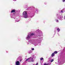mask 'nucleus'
Instances as JSON below:
<instances>
[{"instance_id":"17","label":"nucleus","mask_w":65,"mask_h":65,"mask_svg":"<svg viewBox=\"0 0 65 65\" xmlns=\"http://www.w3.org/2000/svg\"><path fill=\"white\" fill-rule=\"evenodd\" d=\"M47 65V64H46V63H44V65Z\"/></svg>"},{"instance_id":"25","label":"nucleus","mask_w":65,"mask_h":65,"mask_svg":"<svg viewBox=\"0 0 65 65\" xmlns=\"http://www.w3.org/2000/svg\"><path fill=\"white\" fill-rule=\"evenodd\" d=\"M11 17V18H13V17Z\"/></svg>"},{"instance_id":"3","label":"nucleus","mask_w":65,"mask_h":65,"mask_svg":"<svg viewBox=\"0 0 65 65\" xmlns=\"http://www.w3.org/2000/svg\"><path fill=\"white\" fill-rule=\"evenodd\" d=\"M16 65H20V62L19 61H17L16 62Z\"/></svg>"},{"instance_id":"9","label":"nucleus","mask_w":65,"mask_h":65,"mask_svg":"<svg viewBox=\"0 0 65 65\" xmlns=\"http://www.w3.org/2000/svg\"><path fill=\"white\" fill-rule=\"evenodd\" d=\"M32 53V51H30L29 52V54H31Z\"/></svg>"},{"instance_id":"4","label":"nucleus","mask_w":65,"mask_h":65,"mask_svg":"<svg viewBox=\"0 0 65 65\" xmlns=\"http://www.w3.org/2000/svg\"><path fill=\"white\" fill-rule=\"evenodd\" d=\"M15 11V10L13 9L11 11V13H13V12H14Z\"/></svg>"},{"instance_id":"21","label":"nucleus","mask_w":65,"mask_h":65,"mask_svg":"<svg viewBox=\"0 0 65 65\" xmlns=\"http://www.w3.org/2000/svg\"><path fill=\"white\" fill-rule=\"evenodd\" d=\"M36 65H38V63H37Z\"/></svg>"},{"instance_id":"19","label":"nucleus","mask_w":65,"mask_h":65,"mask_svg":"<svg viewBox=\"0 0 65 65\" xmlns=\"http://www.w3.org/2000/svg\"><path fill=\"white\" fill-rule=\"evenodd\" d=\"M63 2H65V0H63L62 1Z\"/></svg>"},{"instance_id":"22","label":"nucleus","mask_w":65,"mask_h":65,"mask_svg":"<svg viewBox=\"0 0 65 65\" xmlns=\"http://www.w3.org/2000/svg\"><path fill=\"white\" fill-rule=\"evenodd\" d=\"M56 22H58V20H57L56 21Z\"/></svg>"},{"instance_id":"23","label":"nucleus","mask_w":65,"mask_h":65,"mask_svg":"<svg viewBox=\"0 0 65 65\" xmlns=\"http://www.w3.org/2000/svg\"><path fill=\"white\" fill-rule=\"evenodd\" d=\"M13 1H15L17 0H13Z\"/></svg>"},{"instance_id":"10","label":"nucleus","mask_w":65,"mask_h":65,"mask_svg":"<svg viewBox=\"0 0 65 65\" xmlns=\"http://www.w3.org/2000/svg\"><path fill=\"white\" fill-rule=\"evenodd\" d=\"M54 54H57L58 53V52L57 51H55L54 52Z\"/></svg>"},{"instance_id":"12","label":"nucleus","mask_w":65,"mask_h":65,"mask_svg":"<svg viewBox=\"0 0 65 65\" xmlns=\"http://www.w3.org/2000/svg\"><path fill=\"white\" fill-rule=\"evenodd\" d=\"M51 64V63H48L47 64V65H50Z\"/></svg>"},{"instance_id":"7","label":"nucleus","mask_w":65,"mask_h":65,"mask_svg":"<svg viewBox=\"0 0 65 65\" xmlns=\"http://www.w3.org/2000/svg\"><path fill=\"white\" fill-rule=\"evenodd\" d=\"M55 56V54L54 53H53L51 55L52 57H53Z\"/></svg>"},{"instance_id":"5","label":"nucleus","mask_w":65,"mask_h":65,"mask_svg":"<svg viewBox=\"0 0 65 65\" xmlns=\"http://www.w3.org/2000/svg\"><path fill=\"white\" fill-rule=\"evenodd\" d=\"M30 59H31V62H34V60H33V58H32L31 57H30Z\"/></svg>"},{"instance_id":"26","label":"nucleus","mask_w":65,"mask_h":65,"mask_svg":"<svg viewBox=\"0 0 65 65\" xmlns=\"http://www.w3.org/2000/svg\"><path fill=\"white\" fill-rule=\"evenodd\" d=\"M33 65H35V64H33Z\"/></svg>"},{"instance_id":"16","label":"nucleus","mask_w":65,"mask_h":65,"mask_svg":"<svg viewBox=\"0 0 65 65\" xmlns=\"http://www.w3.org/2000/svg\"><path fill=\"white\" fill-rule=\"evenodd\" d=\"M31 50H32V51H34V48H31Z\"/></svg>"},{"instance_id":"14","label":"nucleus","mask_w":65,"mask_h":65,"mask_svg":"<svg viewBox=\"0 0 65 65\" xmlns=\"http://www.w3.org/2000/svg\"><path fill=\"white\" fill-rule=\"evenodd\" d=\"M54 60L53 59H52L51 60V62H53V61Z\"/></svg>"},{"instance_id":"24","label":"nucleus","mask_w":65,"mask_h":65,"mask_svg":"<svg viewBox=\"0 0 65 65\" xmlns=\"http://www.w3.org/2000/svg\"><path fill=\"white\" fill-rule=\"evenodd\" d=\"M17 22H19V21H17Z\"/></svg>"},{"instance_id":"27","label":"nucleus","mask_w":65,"mask_h":65,"mask_svg":"<svg viewBox=\"0 0 65 65\" xmlns=\"http://www.w3.org/2000/svg\"><path fill=\"white\" fill-rule=\"evenodd\" d=\"M64 19H65V17H64Z\"/></svg>"},{"instance_id":"13","label":"nucleus","mask_w":65,"mask_h":65,"mask_svg":"<svg viewBox=\"0 0 65 65\" xmlns=\"http://www.w3.org/2000/svg\"><path fill=\"white\" fill-rule=\"evenodd\" d=\"M43 59V58H41L40 60H42Z\"/></svg>"},{"instance_id":"20","label":"nucleus","mask_w":65,"mask_h":65,"mask_svg":"<svg viewBox=\"0 0 65 65\" xmlns=\"http://www.w3.org/2000/svg\"><path fill=\"white\" fill-rule=\"evenodd\" d=\"M20 62H21V61H22V59H21L20 61Z\"/></svg>"},{"instance_id":"18","label":"nucleus","mask_w":65,"mask_h":65,"mask_svg":"<svg viewBox=\"0 0 65 65\" xmlns=\"http://www.w3.org/2000/svg\"><path fill=\"white\" fill-rule=\"evenodd\" d=\"M61 12H62V13H63V11L62 10H61Z\"/></svg>"},{"instance_id":"11","label":"nucleus","mask_w":65,"mask_h":65,"mask_svg":"<svg viewBox=\"0 0 65 65\" xmlns=\"http://www.w3.org/2000/svg\"><path fill=\"white\" fill-rule=\"evenodd\" d=\"M30 58H28L26 60V61H27L29 60L30 59Z\"/></svg>"},{"instance_id":"6","label":"nucleus","mask_w":65,"mask_h":65,"mask_svg":"<svg viewBox=\"0 0 65 65\" xmlns=\"http://www.w3.org/2000/svg\"><path fill=\"white\" fill-rule=\"evenodd\" d=\"M30 36H33V35H34V34L32 33L31 34H29Z\"/></svg>"},{"instance_id":"8","label":"nucleus","mask_w":65,"mask_h":65,"mask_svg":"<svg viewBox=\"0 0 65 65\" xmlns=\"http://www.w3.org/2000/svg\"><path fill=\"white\" fill-rule=\"evenodd\" d=\"M57 30L58 32H59L60 31V29L59 28H58L57 29Z\"/></svg>"},{"instance_id":"1","label":"nucleus","mask_w":65,"mask_h":65,"mask_svg":"<svg viewBox=\"0 0 65 65\" xmlns=\"http://www.w3.org/2000/svg\"><path fill=\"white\" fill-rule=\"evenodd\" d=\"M23 15L24 17H28L27 12L26 11H24L23 13Z\"/></svg>"},{"instance_id":"2","label":"nucleus","mask_w":65,"mask_h":65,"mask_svg":"<svg viewBox=\"0 0 65 65\" xmlns=\"http://www.w3.org/2000/svg\"><path fill=\"white\" fill-rule=\"evenodd\" d=\"M30 37H31V36L30 35V34H29L27 36V37L26 38V40H28L29 39H30Z\"/></svg>"},{"instance_id":"15","label":"nucleus","mask_w":65,"mask_h":65,"mask_svg":"<svg viewBox=\"0 0 65 65\" xmlns=\"http://www.w3.org/2000/svg\"><path fill=\"white\" fill-rule=\"evenodd\" d=\"M23 18H28V17H24Z\"/></svg>"}]
</instances>
